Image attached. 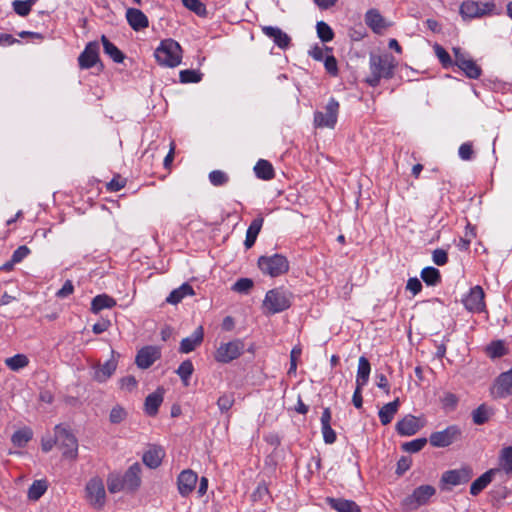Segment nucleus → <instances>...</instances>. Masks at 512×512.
Returning a JSON list of instances; mask_svg holds the SVG:
<instances>
[{"instance_id":"nucleus-1","label":"nucleus","mask_w":512,"mask_h":512,"mask_svg":"<svg viewBox=\"0 0 512 512\" xmlns=\"http://www.w3.org/2000/svg\"><path fill=\"white\" fill-rule=\"evenodd\" d=\"M396 66L397 61L391 54H372L369 59L370 75L366 78V83L371 87H376L382 78L391 79Z\"/></svg>"},{"instance_id":"nucleus-2","label":"nucleus","mask_w":512,"mask_h":512,"mask_svg":"<svg viewBox=\"0 0 512 512\" xmlns=\"http://www.w3.org/2000/svg\"><path fill=\"white\" fill-rule=\"evenodd\" d=\"M157 62L166 67H176L182 60V48L179 43L173 39L161 41L160 46L155 50Z\"/></svg>"},{"instance_id":"nucleus-3","label":"nucleus","mask_w":512,"mask_h":512,"mask_svg":"<svg viewBox=\"0 0 512 512\" xmlns=\"http://www.w3.org/2000/svg\"><path fill=\"white\" fill-rule=\"evenodd\" d=\"M292 294L279 287L269 290L263 301V308L269 314L280 313L291 306Z\"/></svg>"},{"instance_id":"nucleus-4","label":"nucleus","mask_w":512,"mask_h":512,"mask_svg":"<svg viewBox=\"0 0 512 512\" xmlns=\"http://www.w3.org/2000/svg\"><path fill=\"white\" fill-rule=\"evenodd\" d=\"M57 446L66 459L76 460L78 457V441L75 435L65 426L56 425Z\"/></svg>"},{"instance_id":"nucleus-5","label":"nucleus","mask_w":512,"mask_h":512,"mask_svg":"<svg viewBox=\"0 0 512 512\" xmlns=\"http://www.w3.org/2000/svg\"><path fill=\"white\" fill-rule=\"evenodd\" d=\"M496 4L490 1H464L460 6V14L463 19L480 18L488 15L497 14Z\"/></svg>"},{"instance_id":"nucleus-6","label":"nucleus","mask_w":512,"mask_h":512,"mask_svg":"<svg viewBox=\"0 0 512 512\" xmlns=\"http://www.w3.org/2000/svg\"><path fill=\"white\" fill-rule=\"evenodd\" d=\"M258 267L264 274L271 277H278L288 272L289 262L282 254L261 256L258 259Z\"/></svg>"},{"instance_id":"nucleus-7","label":"nucleus","mask_w":512,"mask_h":512,"mask_svg":"<svg viewBox=\"0 0 512 512\" xmlns=\"http://www.w3.org/2000/svg\"><path fill=\"white\" fill-rule=\"evenodd\" d=\"M473 469L469 465H463L458 469L445 471L440 479L443 489L468 483L473 477Z\"/></svg>"},{"instance_id":"nucleus-8","label":"nucleus","mask_w":512,"mask_h":512,"mask_svg":"<svg viewBox=\"0 0 512 512\" xmlns=\"http://www.w3.org/2000/svg\"><path fill=\"white\" fill-rule=\"evenodd\" d=\"M462 430L457 425H451L442 431H436L430 434L429 442L433 447L444 448L461 440Z\"/></svg>"},{"instance_id":"nucleus-9","label":"nucleus","mask_w":512,"mask_h":512,"mask_svg":"<svg viewBox=\"0 0 512 512\" xmlns=\"http://www.w3.org/2000/svg\"><path fill=\"white\" fill-rule=\"evenodd\" d=\"M339 107L338 101L331 98L325 106V112L316 111L314 113V125L317 128L333 129L337 123Z\"/></svg>"},{"instance_id":"nucleus-10","label":"nucleus","mask_w":512,"mask_h":512,"mask_svg":"<svg viewBox=\"0 0 512 512\" xmlns=\"http://www.w3.org/2000/svg\"><path fill=\"white\" fill-rule=\"evenodd\" d=\"M86 499L95 509H101L105 505L106 493L101 478H91L85 487Z\"/></svg>"},{"instance_id":"nucleus-11","label":"nucleus","mask_w":512,"mask_h":512,"mask_svg":"<svg viewBox=\"0 0 512 512\" xmlns=\"http://www.w3.org/2000/svg\"><path fill=\"white\" fill-rule=\"evenodd\" d=\"M244 347V343L240 339L221 343L214 354V358L219 363H229L243 353Z\"/></svg>"},{"instance_id":"nucleus-12","label":"nucleus","mask_w":512,"mask_h":512,"mask_svg":"<svg viewBox=\"0 0 512 512\" xmlns=\"http://www.w3.org/2000/svg\"><path fill=\"white\" fill-rule=\"evenodd\" d=\"M435 492V488L431 485L419 486L410 496L405 498L403 505L407 509H416L419 506L426 504Z\"/></svg>"},{"instance_id":"nucleus-13","label":"nucleus","mask_w":512,"mask_h":512,"mask_svg":"<svg viewBox=\"0 0 512 512\" xmlns=\"http://www.w3.org/2000/svg\"><path fill=\"white\" fill-rule=\"evenodd\" d=\"M99 49L100 46L97 41L89 42L78 57L79 67L81 69H89L97 63H100V70H102L104 66L100 62Z\"/></svg>"},{"instance_id":"nucleus-14","label":"nucleus","mask_w":512,"mask_h":512,"mask_svg":"<svg viewBox=\"0 0 512 512\" xmlns=\"http://www.w3.org/2000/svg\"><path fill=\"white\" fill-rule=\"evenodd\" d=\"M484 291L481 286L471 288L469 294L463 299L465 308L470 312H481L485 308Z\"/></svg>"},{"instance_id":"nucleus-15","label":"nucleus","mask_w":512,"mask_h":512,"mask_svg":"<svg viewBox=\"0 0 512 512\" xmlns=\"http://www.w3.org/2000/svg\"><path fill=\"white\" fill-rule=\"evenodd\" d=\"M161 357V351L156 346H145L141 348L135 358L136 365L141 369H147Z\"/></svg>"},{"instance_id":"nucleus-16","label":"nucleus","mask_w":512,"mask_h":512,"mask_svg":"<svg viewBox=\"0 0 512 512\" xmlns=\"http://www.w3.org/2000/svg\"><path fill=\"white\" fill-rule=\"evenodd\" d=\"M198 481L197 474L190 470H183L177 478V488L181 496L187 497L195 489Z\"/></svg>"},{"instance_id":"nucleus-17","label":"nucleus","mask_w":512,"mask_h":512,"mask_svg":"<svg viewBox=\"0 0 512 512\" xmlns=\"http://www.w3.org/2000/svg\"><path fill=\"white\" fill-rule=\"evenodd\" d=\"M142 467L136 462L132 464L124 473L123 481L127 487V491L135 492L141 486Z\"/></svg>"},{"instance_id":"nucleus-18","label":"nucleus","mask_w":512,"mask_h":512,"mask_svg":"<svg viewBox=\"0 0 512 512\" xmlns=\"http://www.w3.org/2000/svg\"><path fill=\"white\" fill-rule=\"evenodd\" d=\"M164 456L165 451L161 446L149 445L142 456V461L147 467L156 469L161 465Z\"/></svg>"},{"instance_id":"nucleus-19","label":"nucleus","mask_w":512,"mask_h":512,"mask_svg":"<svg viewBox=\"0 0 512 512\" xmlns=\"http://www.w3.org/2000/svg\"><path fill=\"white\" fill-rule=\"evenodd\" d=\"M492 393L497 398H504L512 394V368L499 375Z\"/></svg>"},{"instance_id":"nucleus-20","label":"nucleus","mask_w":512,"mask_h":512,"mask_svg":"<svg viewBox=\"0 0 512 512\" xmlns=\"http://www.w3.org/2000/svg\"><path fill=\"white\" fill-rule=\"evenodd\" d=\"M261 30L267 37L273 39L275 45H277L279 48L286 49L290 46L291 38L280 28L273 26H262Z\"/></svg>"},{"instance_id":"nucleus-21","label":"nucleus","mask_w":512,"mask_h":512,"mask_svg":"<svg viewBox=\"0 0 512 512\" xmlns=\"http://www.w3.org/2000/svg\"><path fill=\"white\" fill-rule=\"evenodd\" d=\"M126 19L135 31H140L149 26V20L147 16L137 8H128L126 11Z\"/></svg>"},{"instance_id":"nucleus-22","label":"nucleus","mask_w":512,"mask_h":512,"mask_svg":"<svg viewBox=\"0 0 512 512\" xmlns=\"http://www.w3.org/2000/svg\"><path fill=\"white\" fill-rule=\"evenodd\" d=\"M418 419L413 415H406L396 424V431L402 436H412L420 430Z\"/></svg>"},{"instance_id":"nucleus-23","label":"nucleus","mask_w":512,"mask_h":512,"mask_svg":"<svg viewBox=\"0 0 512 512\" xmlns=\"http://www.w3.org/2000/svg\"><path fill=\"white\" fill-rule=\"evenodd\" d=\"M204 338V330L202 326L196 328L193 334L190 337H186L182 339L179 347V351L181 353H190L196 349L202 342Z\"/></svg>"},{"instance_id":"nucleus-24","label":"nucleus","mask_w":512,"mask_h":512,"mask_svg":"<svg viewBox=\"0 0 512 512\" xmlns=\"http://www.w3.org/2000/svg\"><path fill=\"white\" fill-rule=\"evenodd\" d=\"M500 472V469H489L480 477L474 480L470 486V494L477 496L480 494L493 480V477Z\"/></svg>"},{"instance_id":"nucleus-25","label":"nucleus","mask_w":512,"mask_h":512,"mask_svg":"<svg viewBox=\"0 0 512 512\" xmlns=\"http://www.w3.org/2000/svg\"><path fill=\"white\" fill-rule=\"evenodd\" d=\"M327 504L337 512H361L359 505L352 501L343 498H326Z\"/></svg>"},{"instance_id":"nucleus-26","label":"nucleus","mask_w":512,"mask_h":512,"mask_svg":"<svg viewBox=\"0 0 512 512\" xmlns=\"http://www.w3.org/2000/svg\"><path fill=\"white\" fill-rule=\"evenodd\" d=\"M365 23L375 33H381L384 29L388 27V24L386 23L385 19L376 9H370L366 12Z\"/></svg>"},{"instance_id":"nucleus-27","label":"nucleus","mask_w":512,"mask_h":512,"mask_svg":"<svg viewBox=\"0 0 512 512\" xmlns=\"http://www.w3.org/2000/svg\"><path fill=\"white\" fill-rule=\"evenodd\" d=\"M163 402V389L158 388L155 392L149 394L144 403L145 412L149 416H155Z\"/></svg>"},{"instance_id":"nucleus-28","label":"nucleus","mask_w":512,"mask_h":512,"mask_svg":"<svg viewBox=\"0 0 512 512\" xmlns=\"http://www.w3.org/2000/svg\"><path fill=\"white\" fill-rule=\"evenodd\" d=\"M194 295L192 286L188 283H183L177 289H174L169 296L166 298V302L169 304L176 305L182 301L186 296Z\"/></svg>"},{"instance_id":"nucleus-29","label":"nucleus","mask_w":512,"mask_h":512,"mask_svg":"<svg viewBox=\"0 0 512 512\" xmlns=\"http://www.w3.org/2000/svg\"><path fill=\"white\" fill-rule=\"evenodd\" d=\"M400 405L399 398L395 399L394 401L385 404L380 410H379V418L382 425H388L391 423L394 415L397 413L398 408Z\"/></svg>"},{"instance_id":"nucleus-30","label":"nucleus","mask_w":512,"mask_h":512,"mask_svg":"<svg viewBox=\"0 0 512 512\" xmlns=\"http://www.w3.org/2000/svg\"><path fill=\"white\" fill-rule=\"evenodd\" d=\"M263 221L264 220L262 217H257L251 222L250 226L248 227L246 232V239L244 241V245L247 249L251 248L255 244L257 236L262 228Z\"/></svg>"},{"instance_id":"nucleus-31","label":"nucleus","mask_w":512,"mask_h":512,"mask_svg":"<svg viewBox=\"0 0 512 512\" xmlns=\"http://www.w3.org/2000/svg\"><path fill=\"white\" fill-rule=\"evenodd\" d=\"M117 367V362L114 359H110L103 365H99L95 371L94 379L98 382H105L112 376Z\"/></svg>"},{"instance_id":"nucleus-32","label":"nucleus","mask_w":512,"mask_h":512,"mask_svg":"<svg viewBox=\"0 0 512 512\" xmlns=\"http://www.w3.org/2000/svg\"><path fill=\"white\" fill-rule=\"evenodd\" d=\"M101 42L103 45V50L106 55H108L114 62L122 63L125 59L124 53L118 49L109 39L105 36H101Z\"/></svg>"},{"instance_id":"nucleus-33","label":"nucleus","mask_w":512,"mask_h":512,"mask_svg":"<svg viewBox=\"0 0 512 512\" xmlns=\"http://www.w3.org/2000/svg\"><path fill=\"white\" fill-rule=\"evenodd\" d=\"M116 300L107 294H100L93 298L91 302V311L95 314L106 308H113Z\"/></svg>"},{"instance_id":"nucleus-34","label":"nucleus","mask_w":512,"mask_h":512,"mask_svg":"<svg viewBox=\"0 0 512 512\" xmlns=\"http://www.w3.org/2000/svg\"><path fill=\"white\" fill-rule=\"evenodd\" d=\"M371 366L368 359L364 356L359 358L356 384L358 386H365L369 380Z\"/></svg>"},{"instance_id":"nucleus-35","label":"nucleus","mask_w":512,"mask_h":512,"mask_svg":"<svg viewBox=\"0 0 512 512\" xmlns=\"http://www.w3.org/2000/svg\"><path fill=\"white\" fill-rule=\"evenodd\" d=\"M255 174L258 178L263 180H270L274 178V169L272 164L264 159H260L255 167H254Z\"/></svg>"},{"instance_id":"nucleus-36","label":"nucleus","mask_w":512,"mask_h":512,"mask_svg":"<svg viewBox=\"0 0 512 512\" xmlns=\"http://www.w3.org/2000/svg\"><path fill=\"white\" fill-rule=\"evenodd\" d=\"M33 432L29 427H24L14 432L11 437V442L15 447H25L26 444L32 439Z\"/></svg>"},{"instance_id":"nucleus-37","label":"nucleus","mask_w":512,"mask_h":512,"mask_svg":"<svg viewBox=\"0 0 512 512\" xmlns=\"http://www.w3.org/2000/svg\"><path fill=\"white\" fill-rule=\"evenodd\" d=\"M493 415V409L486 404H481L472 412V419L476 425H483L489 421Z\"/></svg>"},{"instance_id":"nucleus-38","label":"nucleus","mask_w":512,"mask_h":512,"mask_svg":"<svg viewBox=\"0 0 512 512\" xmlns=\"http://www.w3.org/2000/svg\"><path fill=\"white\" fill-rule=\"evenodd\" d=\"M47 488L48 484L46 480H35L29 487L28 498L34 501L40 499L42 495L46 492Z\"/></svg>"},{"instance_id":"nucleus-39","label":"nucleus","mask_w":512,"mask_h":512,"mask_svg":"<svg viewBox=\"0 0 512 512\" xmlns=\"http://www.w3.org/2000/svg\"><path fill=\"white\" fill-rule=\"evenodd\" d=\"M422 280L430 286H435L441 282V274L434 267H426L421 271Z\"/></svg>"},{"instance_id":"nucleus-40","label":"nucleus","mask_w":512,"mask_h":512,"mask_svg":"<svg viewBox=\"0 0 512 512\" xmlns=\"http://www.w3.org/2000/svg\"><path fill=\"white\" fill-rule=\"evenodd\" d=\"M500 471L512 474V447H505L501 450L499 458Z\"/></svg>"},{"instance_id":"nucleus-41","label":"nucleus","mask_w":512,"mask_h":512,"mask_svg":"<svg viewBox=\"0 0 512 512\" xmlns=\"http://www.w3.org/2000/svg\"><path fill=\"white\" fill-rule=\"evenodd\" d=\"M123 480V476L117 474H110L107 478L108 491L110 493H117L122 490H127V487Z\"/></svg>"},{"instance_id":"nucleus-42","label":"nucleus","mask_w":512,"mask_h":512,"mask_svg":"<svg viewBox=\"0 0 512 512\" xmlns=\"http://www.w3.org/2000/svg\"><path fill=\"white\" fill-rule=\"evenodd\" d=\"M28 363L29 359L24 354H16L13 357L5 359V364L13 371L26 367Z\"/></svg>"},{"instance_id":"nucleus-43","label":"nucleus","mask_w":512,"mask_h":512,"mask_svg":"<svg viewBox=\"0 0 512 512\" xmlns=\"http://www.w3.org/2000/svg\"><path fill=\"white\" fill-rule=\"evenodd\" d=\"M460 69L471 79L479 78L482 73L480 66H478L472 59L467 60Z\"/></svg>"},{"instance_id":"nucleus-44","label":"nucleus","mask_w":512,"mask_h":512,"mask_svg":"<svg viewBox=\"0 0 512 512\" xmlns=\"http://www.w3.org/2000/svg\"><path fill=\"white\" fill-rule=\"evenodd\" d=\"M193 371H194V367H193L192 362L190 360H185L180 364V366L176 370V373L182 379L184 384L188 385V380L191 377Z\"/></svg>"},{"instance_id":"nucleus-45","label":"nucleus","mask_w":512,"mask_h":512,"mask_svg":"<svg viewBox=\"0 0 512 512\" xmlns=\"http://www.w3.org/2000/svg\"><path fill=\"white\" fill-rule=\"evenodd\" d=\"M316 29L318 37L322 42H329L333 39L334 32L327 23L319 21L316 25Z\"/></svg>"},{"instance_id":"nucleus-46","label":"nucleus","mask_w":512,"mask_h":512,"mask_svg":"<svg viewBox=\"0 0 512 512\" xmlns=\"http://www.w3.org/2000/svg\"><path fill=\"white\" fill-rule=\"evenodd\" d=\"M181 83H198L202 79V74L197 70L186 69L179 73Z\"/></svg>"},{"instance_id":"nucleus-47","label":"nucleus","mask_w":512,"mask_h":512,"mask_svg":"<svg viewBox=\"0 0 512 512\" xmlns=\"http://www.w3.org/2000/svg\"><path fill=\"white\" fill-rule=\"evenodd\" d=\"M426 438H418L402 444V450L408 453H416L424 448L427 444Z\"/></svg>"},{"instance_id":"nucleus-48","label":"nucleus","mask_w":512,"mask_h":512,"mask_svg":"<svg viewBox=\"0 0 512 512\" xmlns=\"http://www.w3.org/2000/svg\"><path fill=\"white\" fill-rule=\"evenodd\" d=\"M486 351L491 358H499L505 355L507 352L502 341H493L490 345L487 346Z\"/></svg>"},{"instance_id":"nucleus-49","label":"nucleus","mask_w":512,"mask_h":512,"mask_svg":"<svg viewBox=\"0 0 512 512\" xmlns=\"http://www.w3.org/2000/svg\"><path fill=\"white\" fill-rule=\"evenodd\" d=\"M34 4L31 0L21 1V0H15L12 3L13 9L15 13H17L19 16H27L30 11L31 7Z\"/></svg>"},{"instance_id":"nucleus-50","label":"nucleus","mask_w":512,"mask_h":512,"mask_svg":"<svg viewBox=\"0 0 512 512\" xmlns=\"http://www.w3.org/2000/svg\"><path fill=\"white\" fill-rule=\"evenodd\" d=\"M183 5L199 16H205L207 11L205 5L199 0H182Z\"/></svg>"},{"instance_id":"nucleus-51","label":"nucleus","mask_w":512,"mask_h":512,"mask_svg":"<svg viewBox=\"0 0 512 512\" xmlns=\"http://www.w3.org/2000/svg\"><path fill=\"white\" fill-rule=\"evenodd\" d=\"M126 417L127 411L123 407L116 405L110 411L109 420L112 424H119L124 421Z\"/></svg>"},{"instance_id":"nucleus-52","label":"nucleus","mask_w":512,"mask_h":512,"mask_svg":"<svg viewBox=\"0 0 512 512\" xmlns=\"http://www.w3.org/2000/svg\"><path fill=\"white\" fill-rule=\"evenodd\" d=\"M209 180L214 186H222L228 182L229 177L221 170H213L209 173Z\"/></svg>"},{"instance_id":"nucleus-53","label":"nucleus","mask_w":512,"mask_h":512,"mask_svg":"<svg viewBox=\"0 0 512 512\" xmlns=\"http://www.w3.org/2000/svg\"><path fill=\"white\" fill-rule=\"evenodd\" d=\"M434 49L439 61L441 62L444 68H448L453 64L449 53L442 46L436 44L434 46Z\"/></svg>"},{"instance_id":"nucleus-54","label":"nucleus","mask_w":512,"mask_h":512,"mask_svg":"<svg viewBox=\"0 0 512 512\" xmlns=\"http://www.w3.org/2000/svg\"><path fill=\"white\" fill-rule=\"evenodd\" d=\"M253 287V281L249 278H241L236 281L232 289L238 293H248Z\"/></svg>"},{"instance_id":"nucleus-55","label":"nucleus","mask_w":512,"mask_h":512,"mask_svg":"<svg viewBox=\"0 0 512 512\" xmlns=\"http://www.w3.org/2000/svg\"><path fill=\"white\" fill-rule=\"evenodd\" d=\"M234 404V396L232 394H224L218 398L217 406L221 412H227Z\"/></svg>"},{"instance_id":"nucleus-56","label":"nucleus","mask_w":512,"mask_h":512,"mask_svg":"<svg viewBox=\"0 0 512 512\" xmlns=\"http://www.w3.org/2000/svg\"><path fill=\"white\" fill-rule=\"evenodd\" d=\"M127 180L120 175H116L110 182L106 184V188L110 192H117L125 187Z\"/></svg>"},{"instance_id":"nucleus-57","label":"nucleus","mask_w":512,"mask_h":512,"mask_svg":"<svg viewBox=\"0 0 512 512\" xmlns=\"http://www.w3.org/2000/svg\"><path fill=\"white\" fill-rule=\"evenodd\" d=\"M30 254V249L26 245L19 246L12 254V263H20L25 257Z\"/></svg>"},{"instance_id":"nucleus-58","label":"nucleus","mask_w":512,"mask_h":512,"mask_svg":"<svg viewBox=\"0 0 512 512\" xmlns=\"http://www.w3.org/2000/svg\"><path fill=\"white\" fill-rule=\"evenodd\" d=\"M301 348L299 346H295L290 353V368L288 370V374H292L296 372L297 369V360L301 355Z\"/></svg>"},{"instance_id":"nucleus-59","label":"nucleus","mask_w":512,"mask_h":512,"mask_svg":"<svg viewBox=\"0 0 512 512\" xmlns=\"http://www.w3.org/2000/svg\"><path fill=\"white\" fill-rule=\"evenodd\" d=\"M473 154H474V151H473L472 143H470V142L463 143L459 147V156L461 159L466 160V161L471 160L473 157Z\"/></svg>"},{"instance_id":"nucleus-60","label":"nucleus","mask_w":512,"mask_h":512,"mask_svg":"<svg viewBox=\"0 0 512 512\" xmlns=\"http://www.w3.org/2000/svg\"><path fill=\"white\" fill-rule=\"evenodd\" d=\"M324 66L329 74L333 76H336L338 74L337 60L334 56H327L324 61Z\"/></svg>"},{"instance_id":"nucleus-61","label":"nucleus","mask_w":512,"mask_h":512,"mask_svg":"<svg viewBox=\"0 0 512 512\" xmlns=\"http://www.w3.org/2000/svg\"><path fill=\"white\" fill-rule=\"evenodd\" d=\"M433 262L438 266H443L448 262L447 252L443 249L433 251Z\"/></svg>"},{"instance_id":"nucleus-62","label":"nucleus","mask_w":512,"mask_h":512,"mask_svg":"<svg viewBox=\"0 0 512 512\" xmlns=\"http://www.w3.org/2000/svg\"><path fill=\"white\" fill-rule=\"evenodd\" d=\"M322 433L326 444H333L336 441V433L331 425L322 426Z\"/></svg>"},{"instance_id":"nucleus-63","label":"nucleus","mask_w":512,"mask_h":512,"mask_svg":"<svg viewBox=\"0 0 512 512\" xmlns=\"http://www.w3.org/2000/svg\"><path fill=\"white\" fill-rule=\"evenodd\" d=\"M406 288H407V290L411 291L413 293V295H416L422 290V283L416 277L410 278L407 281Z\"/></svg>"},{"instance_id":"nucleus-64","label":"nucleus","mask_w":512,"mask_h":512,"mask_svg":"<svg viewBox=\"0 0 512 512\" xmlns=\"http://www.w3.org/2000/svg\"><path fill=\"white\" fill-rule=\"evenodd\" d=\"M411 466V459L408 457H401L397 462L396 473L398 475L404 474Z\"/></svg>"}]
</instances>
